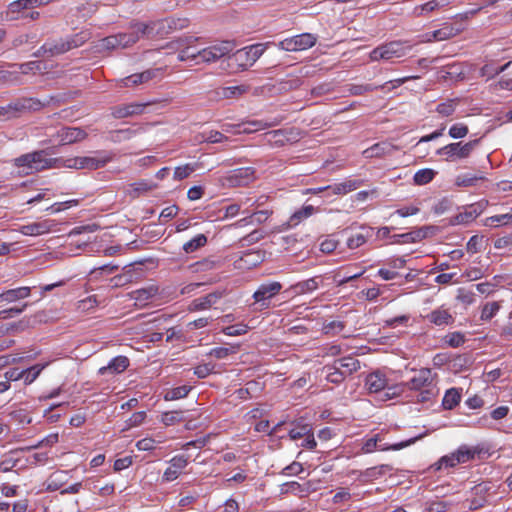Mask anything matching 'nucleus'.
Wrapping results in <instances>:
<instances>
[{
    "instance_id": "58",
    "label": "nucleus",
    "mask_w": 512,
    "mask_h": 512,
    "mask_svg": "<svg viewBox=\"0 0 512 512\" xmlns=\"http://www.w3.org/2000/svg\"><path fill=\"white\" fill-rule=\"evenodd\" d=\"M197 168L196 164H185L183 166H178L175 168L174 171V179L175 180H183L190 176L191 173H193Z\"/></svg>"
},
{
    "instance_id": "43",
    "label": "nucleus",
    "mask_w": 512,
    "mask_h": 512,
    "mask_svg": "<svg viewBox=\"0 0 512 512\" xmlns=\"http://www.w3.org/2000/svg\"><path fill=\"white\" fill-rule=\"evenodd\" d=\"M207 243V237L204 234H198L193 239L189 240L183 245L185 253H193Z\"/></svg>"
},
{
    "instance_id": "18",
    "label": "nucleus",
    "mask_w": 512,
    "mask_h": 512,
    "mask_svg": "<svg viewBox=\"0 0 512 512\" xmlns=\"http://www.w3.org/2000/svg\"><path fill=\"white\" fill-rule=\"evenodd\" d=\"M365 385L370 393H378L387 387L388 381L383 373L375 371L366 377Z\"/></svg>"
},
{
    "instance_id": "21",
    "label": "nucleus",
    "mask_w": 512,
    "mask_h": 512,
    "mask_svg": "<svg viewBox=\"0 0 512 512\" xmlns=\"http://www.w3.org/2000/svg\"><path fill=\"white\" fill-rule=\"evenodd\" d=\"M429 322L436 326H446L454 322V317L448 309L439 307L427 315Z\"/></svg>"
},
{
    "instance_id": "20",
    "label": "nucleus",
    "mask_w": 512,
    "mask_h": 512,
    "mask_svg": "<svg viewBox=\"0 0 512 512\" xmlns=\"http://www.w3.org/2000/svg\"><path fill=\"white\" fill-rule=\"evenodd\" d=\"M129 366V359L125 356H117L113 358L107 366L101 367L99 369L100 375L109 374H120L124 372Z\"/></svg>"
},
{
    "instance_id": "51",
    "label": "nucleus",
    "mask_w": 512,
    "mask_h": 512,
    "mask_svg": "<svg viewBox=\"0 0 512 512\" xmlns=\"http://www.w3.org/2000/svg\"><path fill=\"white\" fill-rule=\"evenodd\" d=\"M509 223H512V209L506 214L495 215L485 219L486 226L507 225Z\"/></svg>"
},
{
    "instance_id": "22",
    "label": "nucleus",
    "mask_w": 512,
    "mask_h": 512,
    "mask_svg": "<svg viewBox=\"0 0 512 512\" xmlns=\"http://www.w3.org/2000/svg\"><path fill=\"white\" fill-rule=\"evenodd\" d=\"M396 150L395 146L388 142H380L372 145L363 151L366 158L381 157L387 154H392Z\"/></svg>"
},
{
    "instance_id": "50",
    "label": "nucleus",
    "mask_w": 512,
    "mask_h": 512,
    "mask_svg": "<svg viewBox=\"0 0 512 512\" xmlns=\"http://www.w3.org/2000/svg\"><path fill=\"white\" fill-rule=\"evenodd\" d=\"M435 174L432 169H421L414 174L413 180L417 185H425L433 180Z\"/></svg>"
},
{
    "instance_id": "36",
    "label": "nucleus",
    "mask_w": 512,
    "mask_h": 512,
    "mask_svg": "<svg viewBox=\"0 0 512 512\" xmlns=\"http://www.w3.org/2000/svg\"><path fill=\"white\" fill-rule=\"evenodd\" d=\"M294 41L296 50L302 51L314 46L316 43V37L311 33H303L294 36Z\"/></svg>"
},
{
    "instance_id": "41",
    "label": "nucleus",
    "mask_w": 512,
    "mask_h": 512,
    "mask_svg": "<svg viewBox=\"0 0 512 512\" xmlns=\"http://www.w3.org/2000/svg\"><path fill=\"white\" fill-rule=\"evenodd\" d=\"M501 305L498 301L487 302L482 306L480 319L490 321L500 310Z\"/></svg>"
},
{
    "instance_id": "19",
    "label": "nucleus",
    "mask_w": 512,
    "mask_h": 512,
    "mask_svg": "<svg viewBox=\"0 0 512 512\" xmlns=\"http://www.w3.org/2000/svg\"><path fill=\"white\" fill-rule=\"evenodd\" d=\"M158 294V288L156 286H149L132 291L129 296L135 301V304L140 307L147 305L148 301Z\"/></svg>"
},
{
    "instance_id": "42",
    "label": "nucleus",
    "mask_w": 512,
    "mask_h": 512,
    "mask_svg": "<svg viewBox=\"0 0 512 512\" xmlns=\"http://www.w3.org/2000/svg\"><path fill=\"white\" fill-rule=\"evenodd\" d=\"M326 370V380L333 384H340L347 377L342 371H340L335 364L327 365L324 367Z\"/></svg>"
},
{
    "instance_id": "52",
    "label": "nucleus",
    "mask_w": 512,
    "mask_h": 512,
    "mask_svg": "<svg viewBox=\"0 0 512 512\" xmlns=\"http://www.w3.org/2000/svg\"><path fill=\"white\" fill-rule=\"evenodd\" d=\"M312 430L309 424L297 423L289 430V437L291 440L302 439Z\"/></svg>"
},
{
    "instance_id": "5",
    "label": "nucleus",
    "mask_w": 512,
    "mask_h": 512,
    "mask_svg": "<svg viewBox=\"0 0 512 512\" xmlns=\"http://www.w3.org/2000/svg\"><path fill=\"white\" fill-rule=\"evenodd\" d=\"M407 48L400 41H392L383 45H380L370 52L371 61L385 60L389 61L393 58H400L405 56Z\"/></svg>"
},
{
    "instance_id": "24",
    "label": "nucleus",
    "mask_w": 512,
    "mask_h": 512,
    "mask_svg": "<svg viewBox=\"0 0 512 512\" xmlns=\"http://www.w3.org/2000/svg\"><path fill=\"white\" fill-rule=\"evenodd\" d=\"M335 367L342 371L347 377L360 369L358 359L347 356L334 361Z\"/></svg>"
},
{
    "instance_id": "47",
    "label": "nucleus",
    "mask_w": 512,
    "mask_h": 512,
    "mask_svg": "<svg viewBox=\"0 0 512 512\" xmlns=\"http://www.w3.org/2000/svg\"><path fill=\"white\" fill-rule=\"evenodd\" d=\"M31 371H32L31 367L24 369V370H19L18 368H13L6 372V377L9 380H14V381L19 380V379H24L25 383H31L32 382V379H30Z\"/></svg>"
},
{
    "instance_id": "3",
    "label": "nucleus",
    "mask_w": 512,
    "mask_h": 512,
    "mask_svg": "<svg viewBox=\"0 0 512 512\" xmlns=\"http://www.w3.org/2000/svg\"><path fill=\"white\" fill-rule=\"evenodd\" d=\"M267 44H254L237 50L229 57V61L238 68L245 70L252 66L265 52Z\"/></svg>"
},
{
    "instance_id": "60",
    "label": "nucleus",
    "mask_w": 512,
    "mask_h": 512,
    "mask_svg": "<svg viewBox=\"0 0 512 512\" xmlns=\"http://www.w3.org/2000/svg\"><path fill=\"white\" fill-rule=\"evenodd\" d=\"M161 421L164 425L169 426L183 421V413L179 411H170L162 414Z\"/></svg>"
},
{
    "instance_id": "29",
    "label": "nucleus",
    "mask_w": 512,
    "mask_h": 512,
    "mask_svg": "<svg viewBox=\"0 0 512 512\" xmlns=\"http://www.w3.org/2000/svg\"><path fill=\"white\" fill-rule=\"evenodd\" d=\"M309 492L307 484H300L296 481L286 482L280 486V494H292L296 496H303Z\"/></svg>"
},
{
    "instance_id": "9",
    "label": "nucleus",
    "mask_w": 512,
    "mask_h": 512,
    "mask_svg": "<svg viewBox=\"0 0 512 512\" xmlns=\"http://www.w3.org/2000/svg\"><path fill=\"white\" fill-rule=\"evenodd\" d=\"M298 133L294 129H279L264 134V141L270 146L281 147L295 141Z\"/></svg>"
},
{
    "instance_id": "17",
    "label": "nucleus",
    "mask_w": 512,
    "mask_h": 512,
    "mask_svg": "<svg viewBox=\"0 0 512 512\" xmlns=\"http://www.w3.org/2000/svg\"><path fill=\"white\" fill-rule=\"evenodd\" d=\"M223 295L224 293L222 291H215L207 294L204 297L194 299L189 305V310L200 311L209 309L214 304H216L223 297Z\"/></svg>"
},
{
    "instance_id": "44",
    "label": "nucleus",
    "mask_w": 512,
    "mask_h": 512,
    "mask_svg": "<svg viewBox=\"0 0 512 512\" xmlns=\"http://www.w3.org/2000/svg\"><path fill=\"white\" fill-rule=\"evenodd\" d=\"M228 138L219 131L210 130L207 132H203L198 136L199 142H207V143H221L226 141Z\"/></svg>"
},
{
    "instance_id": "39",
    "label": "nucleus",
    "mask_w": 512,
    "mask_h": 512,
    "mask_svg": "<svg viewBox=\"0 0 512 512\" xmlns=\"http://www.w3.org/2000/svg\"><path fill=\"white\" fill-rule=\"evenodd\" d=\"M110 160L111 157L107 155H97L86 156L83 161L85 162L86 169L95 170L104 167Z\"/></svg>"
},
{
    "instance_id": "23",
    "label": "nucleus",
    "mask_w": 512,
    "mask_h": 512,
    "mask_svg": "<svg viewBox=\"0 0 512 512\" xmlns=\"http://www.w3.org/2000/svg\"><path fill=\"white\" fill-rule=\"evenodd\" d=\"M31 288L28 286L7 290L0 294V303H11L28 297Z\"/></svg>"
},
{
    "instance_id": "11",
    "label": "nucleus",
    "mask_w": 512,
    "mask_h": 512,
    "mask_svg": "<svg viewBox=\"0 0 512 512\" xmlns=\"http://www.w3.org/2000/svg\"><path fill=\"white\" fill-rule=\"evenodd\" d=\"M254 173L252 167L238 168L230 172L226 182L231 187L246 186L254 180Z\"/></svg>"
},
{
    "instance_id": "27",
    "label": "nucleus",
    "mask_w": 512,
    "mask_h": 512,
    "mask_svg": "<svg viewBox=\"0 0 512 512\" xmlns=\"http://www.w3.org/2000/svg\"><path fill=\"white\" fill-rule=\"evenodd\" d=\"M32 6V0H16L9 4L6 12L7 17L11 20L24 16V10Z\"/></svg>"
},
{
    "instance_id": "64",
    "label": "nucleus",
    "mask_w": 512,
    "mask_h": 512,
    "mask_svg": "<svg viewBox=\"0 0 512 512\" xmlns=\"http://www.w3.org/2000/svg\"><path fill=\"white\" fill-rule=\"evenodd\" d=\"M146 418L145 411L135 412L131 415V417L126 421L125 429H130L133 427H137L143 423Z\"/></svg>"
},
{
    "instance_id": "59",
    "label": "nucleus",
    "mask_w": 512,
    "mask_h": 512,
    "mask_svg": "<svg viewBox=\"0 0 512 512\" xmlns=\"http://www.w3.org/2000/svg\"><path fill=\"white\" fill-rule=\"evenodd\" d=\"M136 130L127 128L111 132V140L114 142L126 141L134 137Z\"/></svg>"
},
{
    "instance_id": "2",
    "label": "nucleus",
    "mask_w": 512,
    "mask_h": 512,
    "mask_svg": "<svg viewBox=\"0 0 512 512\" xmlns=\"http://www.w3.org/2000/svg\"><path fill=\"white\" fill-rule=\"evenodd\" d=\"M480 143V139L471 140L469 142H452L436 150V154L443 156L447 162H456L458 160L470 157L473 150Z\"/></svg>"
},
{
    "instance_id": "48",
    "label": "nucleus",
    "mask_w": 512,
    "mask_h": 512,
    "mask_svg": "<svg viewBox=\"0 0 512 512\" xmlns=\"http://www.w3.org/2000/svg\"><path fill=\"white\" fill-rule=\"evenodd\" d=\"M419 438H421V436L414 437V438L408 439L406 441H402V442L391 444V445H389L388 443H386L383 440V442L378 443V450H380V451H389V450L397 451V450H401V449H403L405 447H408L411 444L415 443V441L418 440Z\"/></svg>"
},
{
    "instance_id": "38",
    "label": "nucleus",
    "mask_w": 512,
    "mask_h": 512,
    "mask_svg": "<svg viewBox=\"0 0 512 512\" xmlns=\"http://www.w3.org/2000/svg\"><path fill=\"white\" fill-rule=\"evenodd\" d=\"M271 124L270 123H267V122H263V121H260V120H255V121H247V122H243L241 124L238 125L239 127V133H253V132H256V131H259V130H263V129H266L268 127H270Z\"/></svg>"
},
{
    "instance_id": "16",
    "label": "nucleus",
    "mask_w": 512,
    "mask_h": 512,
    "mask_svg": "<svg viewBox=\"0 0 512 512\" xmlns=\"http://www.w3.org/2000/svg\"><path fill=\"white\" fill-rule=\"evenodd\" d=\"M264 259V252L259 250H249L243 253L235 261V266L239 269H251L260 264Z\"/></svg>"
},
{
    "instance_id": "32",
    "label": "nucleus",
    "mask_w": 512,
    "mask_h": 512,
    "mask_svg": "<svg viewBox=\"0 0 512 512\" xmlns=\"http://www.w3.org/2000/svg\"><path fill=\"white\" fill-rule=\"evenodd\" d=\"M314 213V207L312 205L304 206L303 208L295 211L289 218L287 225L289 227H295L301 223L304 219H307Z\"/></svg>"
},
{
    "instance_id": "56",
    "label": "nucleus",
    "mask_w": 512,
    "mask_h": 512,
    "mask_svg": "<svg viewBox=\"0 0 512 512\" xmlns=\"http://www.w3.org/2000/svg\"><path fill=\"white\" fill-rule=\"evenodd\" d=\"M99 50H114L120 48L118 34L110 35L100 40L98 44Z\"/></svg>"
},
{
    "instance_id": "34",
    "label": "nucleus",
    "mask_w": 512,
    "mask_h": 512,
    "mask_svg": "<svg viewBox=\"0 0 512 512\" xmlns=\"http://www.w3.org/2000/svg\"><path fill=\"white\" fill-rule=\"evenodd\" d=\"M478 216V213L476 209H469L465 210L464 212H460L457 215L451 217L449 219L450 225H461V224H468L475 220Z\"/></svg>"
},
{
    "instance_id": "33",
    "label": "nucleus",
    "mask_w": 512,
    "mask_h": 512,
    "mask_svg": "<svg viewBox=\"0 0 512 512\" xmlns=\"http://www.w3.org/2000/svg\"><path fill=\"white\" fill-rule=\"evenodd\" d=\"M461 392L456 388L448 389L443 397L442 406L446 410H451L459 404Z\"/></svg>"
},
{
    "instance_id": "62",
    "label": "nucleus",
    "mask_w": 512,
    "mask_h": 512,
    "mask_svg": "<svg viewBox=\"0 0 512 512\" xmlns=\"http://www.w3.org/2000/svg\"><path fill=\"white\" fill-rule=\"evenodd\" d=\"M245 88L243 86H231V87H223L219 95L224 98H234L242 95L245 92Z\"/></svg>"
},
{
    "instance_id": "40",
    "label": "nucleus",
    "mask_w": 512,
    "mask_h": 512,
    "mask_svg": "<svg viewBox=\"0 0 512 512\" xmlns=\"http://www.w3.org/2000/svg\"><path fill=\"white\" fill-rule=\"evenodd\" d=\"M477 453H479V451L476 448H471L468 447L467 445H462L457 449V451H455L456 462H459V464L466 463L474 459Z\"/></svg>"
},
{
    "instance_id": "13",
    "label": "nucleus",
    "mask_w": 512,
    "mask_h": 512,
    "mask_svg": "<svg viewBox=\"0 0 512 512\" xmlns=\"http://www.w3.org/2000/svg\"><path fill=\"white\" fill-rule=\"evenodd\" d=\"M462 32V28L445 23L440 29L423 35V42L444 41L451 39Z\"/></svg>"
},
{
    "instance_id": "7",
    "label": "nucleus",
    "mask_w": 512,
    "mask_h": 512,
    "mask_svg": "<svg viewBox=\"0 0 512 512\" xmlns=\"http://www.w3.org/2000/svg\"><path fill=\"white\" fill-rule=\"evenodd\" d=\"M153 102H134L114 106L111 108V115L116 119L134 117L144 114Z\"/></svg>"
},
{
    "instance_id": "54",
    "label": "nucleus",
    "mask_w": 512,
    "mask_h": 512,
    "mask_svg": "<svg viewBox=\"0 0 512 512\" xmlns=\"http://www.w3.org/2000/svg\"><path fill=\"white\" fill-rule=\"evenodd\" d=\"M381 442H383V435L377 433L363 442L361 450L363 453H372L373 451L378 450V443Z\"/></svg>"
},
{
    "instance_id": "55",
    "label": "nucleus",
    "mask_w": 512,
    "mask_h": 512,
    "mask_svg": "<svg viewBox=\"0 0 512 512\" xmlns=\"http://www.w3.org/2000/svg\"><path fill=\"white\" fill-rule=\"evenodd\" d=\"M484 179V176L459 175L455 180V184L459 187H471L476 186L479 181Z\"/></svg>"
},
{
    "instance_id": "28",
    "label": "nucleus",
    "mask_w": 512,
    "mask_h": 512,
    "mask_svg": "<svg viewBox=\"0 0 512 512\" xmlns=\"http://www.w3.org/2000/svg\"><path fill=\"white\" fill-rule=\"evenodd\" d=\"M321 282V277H312L310 279L301 281L296 283L291 287V289L295 292L297 295L313 292L316 289H318L319 284Z\"/></svg>"
},
{
    "instance_id": "46",
    "label": "nucleus",
    "mask_w": 512,
    "mask_h": 512,
    "mask_svg": "<svg viewBox=\"0 0 512 512\" xmlns=\"http://www.w3.org/2000/svg\"><path fill=\"white\" fill-rule=\"evenodd\" d=\"M220 266V261L206 258L191 265L194 272H205Z\"/></svg>"
},
{
    "instance_id": "26",
    "label": "nucleus",
    "mask_w": 512,
    "mask_h": 512,
    "mask_svg": "<svg viewBox=\"0 0 512 512\" xmlns=\"http://www.w3.org/2000/svg\"><path fill=\"white\" fill-rule=\"evenodd\" d=\"M394 471V468L390 464H381L378 466L367 468L361 473V477L364 480L378 479L386 474H390Z\"/></svg>"
},
{
    "instance_id": "8",
    "label": "nucleus",
    "mask_w": 512,
    "mask_h": 512,
    "mask_svg": "<svg viewBox=\"0 0 512 512\" xmlns=\"http://www.w3.org/2000/svg\"><path fill=\"white\" fill-rule=\"evenodd\" d=\"M282 289L280 282L273 281L261 284L253 294L256 303H259L260 310L269 307L268 300L277 295Z\"/></svg>"
},
{
    "instance_id": "6",
    "label": "nucleus",
    "mask_w": 512,
    "mask_h": 512,
    "mask_svg": "<svg viewBox=\"0 0 512 512\" xmlns=\"http://www.w3.org/2000/svg\"><path fill=\"white\" fill-rule=\"evenodd\" d=\"M233 49L234 44L230 41H224L219 44L204 48L200 51H197L198 60L196 61V64L201 62H215L221 57L229 54Z\"/></svg>"
},
{
    "instance_id": "25",
    "label": "nucleus",
    "mask_w": 512,
    "mask_h": 512,
    "mask_svg": "<svg viewBox=\"0 0 512 512\" xmlns=\"http://www.w3.org/2000/svg\"><path fill=\"white\" fill-rule=\"evenodd\" d=\"M29 103L30 100H27L25 102L16 101L13 103H9L6 106H0V117H3L4 119L16 117L18 113L30 107Z\"/></svg>"
},
{
    "instance_id": "31",
    "label": "nucleus",
    "mask_w": 512,
    "mask_h": 512,
    "mask_svg": "<svg viewBox=\"0 0 512 512\" xmlns=\"http://www.w3.org/2000/svg\"><path fill=\"white\" fill-rule=\"evenodd\" d=\"M19 176L29 175L32 169V153L24 154L14 160Z\"/></svg>"
},
{
    "instance_id": "63",
    "label": "nucleus",
    "mask_w": 512,
    "mask_h": 512,
    "mask_svg": "<svg viewBox=\"0 0 512 512\" xmlns=\"http://www.w3.org/2000/svg\"><path fill=\"white\" fill-rule=\"evenodd\" d=\"M439 9L437 2L435 0H431L423 5L416 6L414 8V16L420 17L424 13L433 12L435 10Z\"/></svg>"
},
{
    "instance_id": "37",
    "label": "nucleus",
    "mask_w": 512,
    "mask_h": 512,
    "mask_svg": "<svg viewBox=\"0 0 512 512\" xmlns=\"http://www.w3.org/2000/svg\"><path fill=\"white\" fill-rule=\"evenodd\" d=\"M270 215H271V212L268 210L256 211V212L252 213L251 215H249L248 217H245V218L239 220L238 225L244 226V225L254 223V222L261 224V223L266 222L267 219L270 217Z\"/></svg>"
},
{
    "instance_id": "30",
    "label": "nucleus",
    "mask_w": 512,
    "mask_h": 512,
    "mask_svg": "<svg viewBox=\"0 0 512 512\" xmlns=\"http://www.w3.org/2000/svg\"><path fill=\"white\" fill-rule=\"evenodd\" d=\"M56 162L55 158L48 157L44 151H34V171L51 168Z\"/></svg>"
},
{
    "instance_id": "61",
    "label": "nucleus",
    "mask_w": 512,
    "mask_h": 512,
    "mask_svg": "<svg viewBox=\"0 0 512 512\" xmlns=\"http://www.w3.org/2000/svg\"><path fill=\"white\" fill-rule=\"evenodd\" d=\"M190 390H191V388L188 386L176 387L166 393L165 399L166 400H177V399L184 398L188 395Z\"/></svg>"
},
{
    "instance_id": "4",
    "label": "nucleus",
    "mask_w": 512,
    "mask_h": 512,
    "mask_svg": "<svg viewBox=\"0 0 512 512\" xmlns=\"http://www.w3.org/2000/svg\"><path fill=\"white\" fill-rule=\"evenodd\" d=\"M87 40V35L83 32L79 35H76L66 41H60L59 43H45L41 50H39L37 54H34L35 56H54L58 54L65 53L66 51L81 46L83 43H85Z\"/></svg>"
},
{
    "instance_id": "35",
    "label": "nucleus",
    "mask_w": 512,
    "mask_h": 512,
    "mask_svg": "<svg viewBox=\"0 0 512 512\" xmlns=\"http://www.w3.org/2000/svg\"><path fill=\"white\" fill-rule=\"evenodd\" d=\"M154 187H155V185L152 184L151 182H148L146 180H141V181L135 182L129 186L128 194L131 197L135 198V197H138L144 193H147V192L153 190Z\"/></svg>"
},
{
    "instance_id": "12",
    "label": "nucleus",
    "mask_w": 512,
    "mask_h": 512,
    "mask_svg": "<svg viewBox=\"0 0 512 512\" xmlns=\"http://www.w3.org/2000/svg\"><path fill=\"white\" fill-rule=\"evenodd\" d=\"M415 78H416L415 76H407V77L398 78L395 80L388 81L385 84L379 85V86H375L372 84L352 85L351 88L349 89V91L353 95H361L366 92H372V91H375L378 89H385L388 85H391V87H389V89H394V88H397L400 85L404 84L408 80L415 79Z\"/></svg>"
},
{
    "instance_id": "53",
    "label": "nucleus",
    "mask_w": 512,
    "mask_h": 512,
    "mask_svg": "<svg viewBox=\"0 0 512 512\" xmlns=\"http://www.w3.org/2000/svg\"><path fill=\"white\" fill-rule=\"evenodd\" d=\"M20 73L17 70H9L0 67V84H12L19 81Z\"/></svg>"
},
{
    "instance_id": "10",
    "label": "nucleus",
    "mask_w": 512,
    "mask_h": 512,
    "mask_svg": "<svg viewBox=\"0 0 512 512\" xmlns=\"http://www.w3.org/2000/svg\"><path fill=\"white\" fill-rule=\"evenodd\" d=\"M168 463L169 466L166 468L162 476L163 482H172L176 480L187 467L188 457L184 455H177L170 459Z\"/></svg>"
},
{
    "instance_id": "14",
    "label": "nucleus",
    "mask_w": 512,
    "mask_h": 512,
    "mask_svg": "<svg viewBox=\"0 0 512 512\" xmlns=\"http://www.w3.org/2000/svg\"><path fill=\"white\" fill-rule=\"evenodd\" d=\"M56 134L59 143L62 145L72 144L87 137V133L78 127H63Z\"/></svg>"
},
{
    "instance_id": "49",
    "label": "nucleus",
    "mask_w": 512,
    "mask_h": 512,
    "mask_svg": "<svg viewBox=\"0 0 512 512\" xmlns=\"http://www.w3.org/2000/svg\"><path fill=\"white\" fill-rule=\"evenodd\" d=\"M458 105V101L455 99H449L437 105L436 111L443 117L451 116Z\"/></svg>"
},
{
    "instance_id": "1",
    "label": "nucleus",
    "mask_w": 512,
    "mask_h": 512,
    "mask_svg": "<svg viewBox=\"0 0 512 512\" xmlns=\"http://www.w3.org/2000/svg\"><path fill=\"white\" fill-rule=\"evenodd\" d=\"M403 385L410 390L419 391V402L429 401L435 395L434 375L429 368L418 370L415 375Z\"/></svg>"
},
{
    "instance_id": "15",
    "label": "nucleus",
    "mask_w": 512,
    "mask_h": 512,
    "mask_svg": "<svg viewBox=\"0 0 512 512\" xmlns=\"http://www.w3.org/2000/svg\"><path fill=\"white\" fill-rule=\"evenodd\" d=\"M155 21L150 22H140V21H133L129 25V33L131 36L135 37V44L144 37H152L155 34Z\"/></svg>"
},
{
    "instance_id": "57",
    "label": "nucleus",
    "mask_w": 512,
    "mask_h": 512,
    "mask_svg": "<svg viewBox=\"0 0 512 512\" xmlns=\"http://www.w3.org/2000/svg\"><path fill=\"white\" fill-rule=\"evenodd\" d=\"M469 128L464 123H455L453 124L448 131V134L453 139H461L468 135Z\"/></svg>"
},
{
    "instance_id": "45",
    "label": "nucleus",
    "mask_w": 512,
    "mask_h": 512,
    "mask_svg": "<svg viewBox=\"0 0 512 512\" xmlns=\"http://www.w3.org/2000/svg\"><path fill=\"white\" fill-rule=\"evenodd\" d=\"M239 350L238 345H230L225 347H216L210 350L209 356L215 357L216 359H224L231 354L237 353Z\"/></svg>"
}]
</instances>
